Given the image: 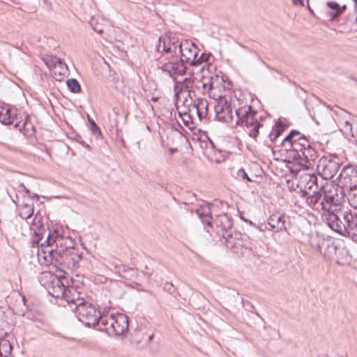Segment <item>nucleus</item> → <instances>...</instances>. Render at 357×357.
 I'll return each instance as SVG.
<instances>
[{
  "mask_svg": "<svg viewBox=\"0 0 357 357\" xmlns=\"http://www.w3.org/2000/svg\"><path fill=\"white\" fill-rule=\"evenodd\" d=\"M301 139H307L304 135H301L297 130H291L282 141L284 147L288 149V151H294V144L301 143Z\"/></svg>",
  "mask_w": 357,
  "mask_h": 357,
  "instance_id": "b1692460",
  "label": "nucleus"
},
{
  "mask_svg": "<svg viewBox=\"0 0 357 357\" xmlns=\"http://www.w3.org/2000/svg\"><path fill=\"white\" fill-rule=\"evenodd\" d=\"M0 122L4 125L13 124L15 128L24 127L25 123L21 125L18 121L15 108L2 107L0 110Z\"/></svg>",
  "mask_w": 357,
  "mask_h": 357,
  "instance_id": "a211bd4d",
  "label": "nucleus"
},
{
  "mask_svg": "<svg viewBox=\"0 0 357 357\" xmlns=\"http://www.w3.org/2000/svg\"><path fill=\"white\" fill-rule=\"evenodd\" d=\"M246 222H248L250 225H253L254 227H257V225L255 224H254L252 221L246 220Z\"/></svg>",
  "mask_w": 357,
  "mask_h": 357,
  "instance_id": "a18cd8bd",
  "label": "nucleus"
},
{
  "mask_svg": "<svg viewBox=\"0 0 357 357\" xmlns=\"http://www.w3.org/2000/svg\"><path fill=\"white\" fill-rule=\"evenodd\" d=\"M66 293L63 298L68 304L75 306L74 307L70 306L73 310H76L86 301L83 298L80 297V293L73 287H68Z\"/></svg>",
  "mask_w": 357,
  "mask_h": 357,
  "instance_id": "4be33fe9",
  "label": "nucleus"
},
{
  "mask_svg": "<svg viewBox=\"0 0 357 357\" xmlns=\"http://www.w3.org/2000/svg\"><path fill=\"white\" fill-rule=\"evenodd\" d=\"M339 177L344 189L348 190L347 199L349 204L354 209H357V168L346 166Z\"/></svg>",
  "mask_w": 357,
  "mask_h": 357,
  "instance_id": "1a4fd4ad",
  "label": "nucleus"
},
{
  "mask_svg": "<svg viewBox=\"0 0 357 357\" xmlns=\"http://www.w3.org/2000/svg\"><path fill=\"white\" fill-rule=\"evenodd\" d=\"M18 220L17 218L10 220H4L0 221L1 228L3 229L7 234L15 236L18 231Z\"/></svg>",
  "mask_w": 357,
  "mask_h": 357,
  "instance_id": "393cba45",
  "label": "nucleus"
},
{
  "mask_svg": "<svg viewBox=\"0 0 357 357\" xmlns=\"http://www.w3.org/2000/svg\"><path fill=\"white\" fill-rule=\"evenodd\" d=\"M331 206V209L327 213L324 214V220L327 225L334 231L340 234L344 226V220L341 218L340 213L348 211L349 208L345 205L344 196L340 194Z\"/></svg>",
  "mask_w": 357,
  "mask_h": 357,
  "instance_id": "0eeeda50",
  "label": "nucleus"
},
{
  "mask_svg": "<svg viewBox=\"0 0 357 357\" xmlns=\"http://www.w3.org/2000/svg\"><path fill=\"white\" fill-rule=\"evenodd\" d=\"M183 105L185 107L183 110H181V106H176L180 116H181L182 113L184 115L189 114L190 116L193 114H196L200 120L206 118L207 116L208 102L205 99L199 98L197 102L192 103V98L188 99L185 98L183 102Z\"/></svg>",
  "mask_w": 357,
  "mask_h": 357,
  "instance_id": "f8f14e48",
  "label": "nucleus"
},
{
  "mask_svg": "<svg viewBox=\"0 0 357 357\" xmlns=\"http://www.w3.org/2000/svg\"><path fill=\"white\" fill-rule=\"evenodd\" d=\"M298 185L304 188L303 192L307 190L313 191L319 188L317 185V176L314 174L305 173L301 175Z\"/></svg>",
  "mask_w": 357,
  "mask_h": 357,
  "instance_id": "5701e85b",
  "label": "nucleus"
},
{
  "mask_svg": "<svg viewBox=\"0 0 357 357\" xmlns=\"http://www.w3.org/2000/svg\"><path fill=\"white\" fill-rule=\"evenodd\" d=\"M234 108L236 109V125L248 128H251L249 135L255 138L259 135V129L262 126L258 121L257 112L252 109V106L240 98L234 100Z\"/></svg>",
  "mask_w": 357,
  "mask_h": 357,
  "instance_id": "20e7f679",
  "label": "nucleus"
},
{
  "mask_svg": "<svg viewBox=\"0 0 357 357\" xmlns=\"http://www.w3.org/2000/svg\"><path fill=\"white\" fill-rule=\"evenodd\" d=\"M196 213L202 220L204 224L208 226H211L214 224L217 227H219L223 233L231 234L230 230L232 229L233 220L225 213L218 215L216 218L212 222L211 206L208 204H204L200 206L197 210Z\"/></svg>",
  "mask_w": 357,
  "mask_h": 357,
  "instance_id": "6e6552de",
  "label": "nucleus"
},
{
  "mask_svg": "<svg viewBox=\"0 0 357 357\" xmlns=\"http://www.w3.org/2000/svg\"><path fill=\"white\" fill-rule=\"evenodd\" d=\"M20 187H22L24 190V191H25V192L26 194H29L30 193L29 190L25 188V186L24 185L23 183L20 184Z\"/></svg>",
  "mask_w": 357,
  "mask_h": 357,
  "instance_id": "c03bdc74",
  "label": "nucleus"
},
{
  "mask_svg": "<svg viewBox=\"0 0 357 357\" xmlns=\"http://www.w3.org/2000/svg\"><path fill=\"white\" fill-rule=\"evenodd\" d=\"M340 216L344 220L340 235L349 237L354 242L357 243V213H353L349 208L340 213Z\"/></svg>",
  "mask_w": 357,
  "mask_h": 357,
  "instance_id": "ddd939ff",
  "label": "nucleus"
},
{
  "mask_svg": "<svg viewBox=\"0 0 357 357\" xmlns=\"http://www.w3.org/2000/svg\"><path fill=\"white\" fill-rule=\"evenodd\" d=\"M237 176L239 178L243 180H246L247 181H252L251 178L248 176L245 169L241 168L237 172Z\"/></svg>",
  "mask_w": 357,
  "mask_h": 357,
  "instance_id": "c9c22d12",
  "label": "nucleus"
},
{
  "mask_svg": "<svg viewBox=\"0 0 357 357\" xmlns=\"http://www.w3.org/2000/svg\"><path fill=\"white\" fill-rule=\"evenodd\" d=\"M116 268H118L117 271L121 275L123 278L126 279L134 278L137 275L136 269L130 268L125 265L116 266Z\"/></svg>",
  "mask_w": 357,
  "mask_h": 357,
  "instance_id": "c756f323",
  "label": "nucleus"
},
{
  "mask_svg": "<svg viewBox=\"0 0 357 357\" xmlns=\"http://www.w3.org/2000/svg\"><path fill=\"white\" fill-rule=\"evenodd\" d=\"M309 10L310 12H311L312 13H313L312 10L309 7Z\"/></svg>",
  "mask_w": 357,
  "mask_h": 357,
  "instance_id": "de8ad7c7",
  "label": "nucleus"
},
{
  "mask_svg": "<svg viewBox=\"0 0 357 357\" xmlns=\"http://www.w3.org/2000/svg\"><path fill=\"white\" fill-rule=\"evenodd\" d=\"M292 3L295 6H304V0H291Z\"/></svg>",
  "mask_w": 357,
  "mask_h": 357,
  "instance_id": "ea45409f",
  "label": "nucleus"
},
{
  "mask_svg": "<svg viewBox=\"0 0 357 357\" xmlns=\"http://www.w3.org/2000/svg\"><path fill=\"white\" fill-rule=\"evenodd\" d=\"M286 217L284 214L274 213L268 219V225L270 227V231L273 232H279L287 230Z\"/></svg>",
  "mask_w": 357,
  "mask_h": 357,
  "instance_id": "412c9836",
  "label": "nucleus"
},
{
  "mask_svg": "<svg viewBox=\"0 0 357 357\" xmlns=\"http://www.w3.org/2000/svg\"><path fill=\"white\" fill-rule=\"evenodd\" d=\"M337 116V122L341 130L346 135H351L352 137H357V124L353 126L350 121V114L347 111L337 108L334 111Z\"/></svg>",
  "mask_w": 357,
  "mask_h": 357,
  "instance_id": "dca6fc26",
  "label": "nucleus"
},
{
  "mask_svg": "<svg viewBox=\"0 0 357 357\" xmlns=\"http://www.w3.org/2000/svg\"><path fill=\"white\" fill-rule=\"evenodd\" d=\"M79 143L85 148L91 150V146L84 141H80Z\"/></svg>",
  "mask_w": 357,
  "mask_h": 357,
  "instance_id": "79ce46f5",
  "label": "nucleus"
},
{
  "mask_svg": "<svg viewBox=\"0 0 357 357\" xmlns=\"http://www.w3.org/2000/svg\"><path fill=\"white\" fill-rule=\"evenodd\" d=\"M339 191L342 190L337 185L326 182L318 190H314L312 193L307 191L303 192V197L305 198L307 205L312 208L327 213L331 209L336 199L339 197L340 194Z\"/></svg>",
  "mask_w": 357,
  "mask_h": 357,
  "instance_id": "7ed1b4c3",
  "label": "nucleus"
},
{
  "mask_svg": "<svg viewBox=\"0 0 357 357\" xmlns=\"http://www.w3.org/2000/svg\"><path fill=\"white\" fill-rule=\"evenodd\" d=\"M195 89L202 94L208 93L213 89L212 77H203L201 79H195Z\"/></svg>",
  "mask_w": 357,
  "mask_h": 357,
  "instance_id": "a878e982",
  "label": "nucleus"
},
{
  "mask_svg": "<svg viewBox=\"0 0 357 357\" xmlns=\"http://www.w3.org/2000/svg\"><path fill=\"white\" fill-rule=\"evenodd\" d=\"M257 228L261 231H264L266 230H269L270 231V227L268 225V223L267 224H261L258 226H257Z\"/></svg>",
  "mask_w": 357,
  "mask_h": 357,
  "instance_id": "58836bf2",
  "label": "nucleus"
},
{
  "mask_svg": "<svg viewBox=\"0 0 357 357\" xmlns=\"http://www.w3.org/2000/svg\"><path fill=\"white\" fill-rule=\"evenodd\" d=\"M33 213V206L29 204L23 205L20 212V216L22 219L30 218Z\"/></svg>",
  "mask_w": 357,
  "mask_h": 357,
  "instance_id": "2f4dec72",
  "label": "nucleus"
},
{
  "mask_svg": "<svg viewBox=\"0 0 357 357\" xmlns=\"http://www.w3.org/2000/svg\"><path fill=\"white\" fill-rule=\"evenodd\" d=\"M38 248L37 257L41 265L48 266L55 264H62L65 251L73 249L75 241L69 236H56L48 234L46 239L36 236L33 241Z\"/></svg>",
  "mask_w": 357,
  "mask_h": 357,
  "instance_id": "f03ea898",
  "label": "nucleus"
},
{
  "mask_svg": "<svg viewBox=\"0 0 357 357\" xmlns=\"http://www.w3.org/2000/svg\"><path fill=\"white\" fill-rule=\"evenodd\" d=\"M177 149L176 148H169V151L171 154H174V153L177 152Z\"/></svg>",
  "mask_w": 357,
  "mask_h": 357,
  "instance_id": "37998d69",
  "label": "nucleus"
},
{
  "mask_svg": "<svg viewBox=\"0 0 357 357\" xmlns=\"http://www.w3.org/2000/svg\"><path fill=\"white\" fill-rule=\"evenodd\" d=\"M75 310L77 319L83 324L99 329V324L102 316L94 305L85 301Z\"/></svg>",
  "mask_w": 357,
  "mask_h": 357,
  "instance_id": "9d476101",
  "label": "nucleus"
},
{
  "mask_svg": "<svg viewBox=\"0 0 357 357\" xmlns=\"http://www.w3.org/2000/svg\"><path fill=\"white\" fill-rule=\"evenodd\" d=\"M91 131L93 132V134H101L100 128L98 127V126L93 121H92L91 122Z\"/></svg>",
  "mask_w": 357,
  "mask_h": 357,
  "instance_id": "e433bc0d",
  "label": "nucleus"
},
{
  "mask_svg": "<svg viewBox=\"0 0 357 357\" xmlns=\"http://www.w3.org/2000/svg\"><path fill=\"white\" fill-rule=\"evenodd\" d=\"M90 24L92 29L98 33H102L103 32L102 26L98 23V19L96 17H91L90 21Z\"/></svg>",
  "mask_w": 357,
  "mask_h": 357,
  "instance_id": "72a5a7b5",
  "label": "nucleus"
},
{
  "mask_svg": "<svg viewBox=\"0 0 357 357\" xmlns=\"http://www.w3.org/2000/svg\"><path fill=\"white\" fill-rule=\"evenodd\" d=\"M128 329V317L122 313L103 315L99 324V331L109 336H120Z\"/></svg>",
  "mask_w": 357,
  "mask_h": 357,
  "instance_id": "423d86ee",
  "label": "nucleus"
},
{
  "mask_svg": "<svg viewBox=\"0 0 357 357\" xmlns=\"http://www.w3.org/2000/svg\"><path fill=\"white\" fill-rule=\"evenodd\" d=\"M164 289L170 294H173L174 291V285L169 282L165 284Z\"/></svg>",
  "mask_w": 357,
  "mask_h": 357,
  "instance_id": "4c0bfd02",
  "label": "nucleus"
},
{
  "mask_svg": "<svg viewBox=\"0 0 357 357\" xmlns=\"http://www.w3.org/2000/svg\"><path fill=\"white\" fill-rule=\"evenodd\" d=\"M222 237L225 239V243L228 249L237 255H243L244 254V250H246L247 248L240 233L236 232L234 234L232 233H223Z\"/></svg>",
  "mask_w": 357,
  "mask_h": 357,
  "instance_id": "f3484780",
  "label": "nucleus"
},
{
  "mask_svg": "<svg viewBox=\"0 0 357 357\" xmlns=\"http://www.w3.org/2000/svg\"><path fill=\"white\" fill-rule=\"evenodd\" d=\"M156 50L158 68L171 77L185 73V63L195 65L199 51L192 42L188 40L179 41L167 35L159 37Z\"/></svg>",
  "mask_w": 357,
  "mask_h": 357,
  "instance_id": "f257e3e1",
  "label": "nucleus"
},
{
  "mask_svg": "<svg viewBox=\"0 0 357 357\" xmlns=\"http://www.w3.org/2000/svg\"><path fill=\"white\" fill-rule=\"evenodd\" d=\"M8 335L7 333L0 335V357H12L13 347L10 340L5 338Z\"/></svg>",
  "mask_w": 357,
  "mask_h": 357,
  "instance_id": "bb28decb",
  "label": "nucleus"
},
{
  "mask_svg": "<svg viewBox=\"0 0 357 357\" xmlns=\"http://www.w3.org/2000/svg\"><path fill=\"white\" fill-rule=\"evenodd\" d=\"M285 126H283L281 121H278L272 128L269 137L273 143H275L281 133L284 130Z\"/></svg>",
  "mask_w": 357,
  "mask_h": 357,
  "instance_id": "c85d7f7f",
  "label": "nucleus"
},
{
  "mask_svg": "<svg viewBox=\"0 0 357 357\" xmlns=\"http://www.w3.org/2000/svg\"><path fill=\"white\" fill-rule=\"evenodd\" d=\"M208 56L204 53H202L199 57L197 56V63L195 65H193L194 66H200V65H202V67H201V70H203L205 68V66H206V63H204V62L206 61V60L208 59Z\"/></svg>",
  "mask_w": 357,
  "mask_h": 357,
  "instance_id": "f704fd0d",
  "label": "nucleus"
},
{
  "mask_svg": "<svg viewBox=\"0 0 357 357\" xmlns=\"http://www.w3.org/2000/svg\"><path fill=\"white\" fill-rule=\"evenodd\" d=\"M327 10L326 15L328 17L329 21H335L343 14L347 10V5L340 6L335 1H328L326 3Z\"/></svg>",
  "mask_w": 357,
  "mask_h": 357,
  "instance_id": "aec40b11",
  "label": "nucleus"
},
{
  "mask_svg": "<svg viewBox=\"0 0 357 357\" xmlns=\"http://www.w3.org/2000/svg\"><path fill=\"white\" fill-rule=\"evenodd\" d=\"M62 67H63L62 66H57V68H59L58 72H59V75L64 74V73L66 72V70L67 69V66L66 63H65V67L63 68Z\"/></svg>",
  "mask_w": 357,
  "mask_h": 357,
  "instance_id": "a19ab883",
  "label": "nucleus"
},
{
  "mask_svg": "<svg viewBox=\"0 0 357 357\" xmlns=\"http://www.w3.org/2000/svg\"><path fill=\"white\" fill-rule=\"evenodd\" d=\"M175 76L172 77L175 80L174 92L175 96H178V93L183 92H187L188 96L190 98H191V93H195L193 89H195V79L192 77H186L182 81H176Z\"/></svg>",
  "mask_w": 357,
  "mask_h": 357,
  "instance_id": "6ab92c4d",
  "label": "nucleus"
},
{
  "mask_svg": "<svg viewBox=\"0 0 357 357\" xmlns=\"http://www.w3.org/2000/svg\"><path fill=\"white\" fill-rule=\"evenodd\" d=\"M153 337V334H152V335H149V341H151V340H152Z\"/></svg>",
  "mask_w": 357,
  "mask_h": 357,
  "instance_id": "49530a36",
  "label": "nucleus"
},
{
  "mask_svg": "<svg viewBox=\"0 0 357 357\" xmlns=\"http://www.w3.org/2000/svg\"><path fill=\"white\" fill-rule=\"evenodd\" d=\"M67 86L70 91L73 93H78L80 91V85L75 79H70L67 81Z\"/></svg>",
  "mask_w": 357,
  "mask_h": 357,
  "instance_id": "473e14b6",
  "label": "nucleus"
},
{
  "mask_svg": "<svg viewBox=\"0 0 357 357\" xmlns=\"http://www.w3.org/2000/svg\"><path fill=\"white\" fill-rule=\"evenodd\" d=\"M340 167V164L334 160L327 158H321L317 165L319 174L325 180L333 178Z\"/></svg>",
  "mask_w": 357,
  "mask_h": 357,
  "instance_id": "2eb2a0df",
  "label": "nucleus"
},
{
  "mask_svg": "<svg viewBox=\"0 0 357 357\" xmlns=\"http://www.w3.org/2000/svg\"><path fill=\"white\" fill-rule=\"evenodd\" d=\"M233 107L231 102L224 97H220L214 106L215 119L221 122L229 123L234 120Z\"/></svg>",
  "mask_w": 357,
  "mask_h": 357,
  "instance_id": "4468645a",
  "label": "nucleus"
},
{
  "mask_svg": "<svg viewBox=\"0 0 357 357\" xmlns=\"http://www.w3.org/2000/svg\"><path fill=\"white\" fill-rule=\"evenodd\" d=\"M321 239L319 236L318 233H310L309 234V244L314 250L319 252H321Z\"/></svg>",
  "mask_w": 357,
  "mask_h": 357,
  "instance_id": "7c9ffc66",
  "label": "nucleus"
},
{
  "mask_svg": "<svg viewBox=\"0 0 357 357\" xmlns=\"http://www.w3.org/2000/svg\"><path fill=\"white\" fill-rule=\"evenodd\" d=\"M317 151L312 147L308 139H301V143L294 144V151L288 152L289 158L292 159L301 168L309 169L314 165Z\"/></svg>",
  "mask_w": 357,
  "mask_h": 357,
  "instance_id": "39448f33",
  "label": "nucleus"
},
{
  "mask_svg": "<svg viewBox=\"0 0 357 357\" xmlns=\"http://www.w3.org/2000/svg\"><path fill=\"white\" fill-rule=\"evenodd\" d=\"M39 282L55 298H63L68 287L63 284V282L56 275L50 272H43L39 277Z\"/></svg>",
  "mask_w": 357,
  "mask_h": 357,
  "instance_id": "9b49d317",
  "label": "nucleus"
},
{
  "mask_svg": "<svg viewBox=\"0 0 357 357\" xmlns=\"http://www.w3.org/2000/svg\"><path fill=\"white\" fill-rule=\"evenodd\" d=\"M44 61L46 63L47 66L56 73L57 66H62L63 68L65 67V63L60 59L55 56H47L44 58Z\"/></svg>",
  "mask_w": 357,
  "mask_h": 357,
  "instance_id": "cd10ccee",
  "label": "nucleus"
}]
</instances>
